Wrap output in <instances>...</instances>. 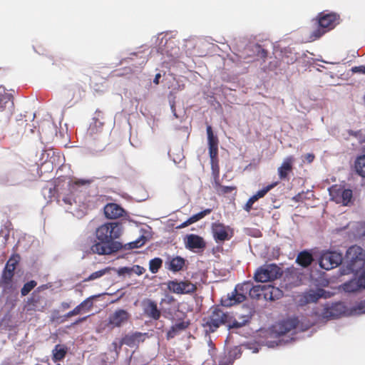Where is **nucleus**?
Returning a JSON list of instances; mask_svg holds the SVG:
<instances>
[{
	"label": "nucleus",
	"instance_id": "obj_1",
	"mask_svg": "<svg viewBox=\"0 0 365 365\" xmlns=\"http://www.w3.org/2000/svg\"><path fill=\"white\" fill-rule=\"evenodd\" d=\"M123 233L122 225L119 222H106L99 226L96 230V242L91 251L99 255H108L116 252L123 248L121 242L116 240Z\"/></svg>",
	"mask_w": 365,
	"mask_h": 365
},
{
	"label": "nucleus",
	"instance_id": "obj_2",
	"mask_svg": "<svg viewBox=\"0 0 365 365\" xmlns=\"http://www.w3.org/2000/svg\"><path fill=\"white\" fill-rule=\"evenodd\" d=\"M251 313L239 317L236 320L228 312L219 305L210 308L207 315L202 319V326L207 334L215 332L221 326H226L228 329H239L246 325L251 319Z\"/></svg>",
	"mask_w": 365,
	"mask_h": 365
},
{
	"label": "nucleus",
	"instance_id": "obj_3",
	"mask_svg": "<svg viewBox=\"0 0 365 365\" xmlns=\"http://www.w3.org/2000/svg\"><path fill=\"white\" fill-rule=\"evenodd\" d=\"M341 21L338 13L323 11L312 20V30L309 32L308 40L315 41L324 34L333 30Z\"/></svg>",
	"mask_w": 365,
	"mask_h": 365
},
{
	"label": "nucleus",
	"instance_id": "obj_4",
	"mask_svg": "<svg viewBox=\"0 0 365 365\" xmlns=\"http://www.w3.org/2000/svg\"><path fill=\"white\" fill-rule=\"evenodd\" d=\"M347 269L357 274L365 266V251L359 246L350 247L346 253Z\"/></svg>",
	"mask_w": 365,
	"mask_h": 365
},
{
	"label": "nucleus",
	"instance_id": "obj_5",
	"mask_svg": "<svg viewBox=\"0 0 365 365\" xmlns=\"http://www.w3.org/2000/svg\"><path fill=\"white\" fill-rule=\"evenodd\" d=\"M282 274V269L275 264H264L255 273V279L259 282L274 281Z\"/></svg>",
	"mask_w": 365,
	"mask_h": 365
},
{
	"label": "nucleus",
	"instance_id": "obj_6",
	"mask_svg": "<svg viewBox=\"0 0 365 365\" xmlns=\"http://www.w3.org/2000/svg\"><path fill=\"white\" fill-rule=\"evenodd\" d=\"M342 262L341 253L335 251H327L324 252L319 259V265L322 268L329 270L339 266Z\"/></svg>",
	"mask_w": 365,
	"mask_h": 365
},
{
	"label": "nucleus",
	"instance_id": "obj_7",
	"mask_svg": "<svg viewBox=\"0 0 365 365\" xmlns=\"http://www.w3.org/2000/svg\"><path fill=\"white\" fill-rule=\"evenodd\" d=\"M168 289L178 294H191L196 291L197 287L189 280L180 281L170 280L167 283Z\"/></svg>",
	"mask_w": 365,
	"mask_h": 365
},
{
	"label": "nucleus",
	"instance_id": "obj_8",
	"mask_svg": "<svg viewBox=\"0 0 365 365\" xmlns=\"http://www.w3.org/2000/svg\"><path fill=\"white\" fill-rule=\"evenodd\" d=\"M211 230L216 242L230 240L233 235L232 230L229 226L219 222L212 224Z\"/></svg>",
	"mask_w": 365,
	"mask_h": 365
},
{
	"label": "nucleus",
	"instance_id": "obj_9",
	"mask_svg": "<svg viewBox=\"0 0 365 365\" xmlns=\"http://www.w3.org/2000/svg\"><path fill=\"white\" fill-rule=\"evenodd\" d=\"M207 135L208 141L209 155L210 158L212 168L215 164H217L218 159V143L219 140L216 135H214L212 126L208 125L207 126Z\"/></svg>",
	"mask_w": 365,
	"mask_h": 365
},
{
	"label": "nucleus",
	"instance_id": "obj_10",
	"mask_svg": "<svg viewBox=\"0 0 365 365\" xmlns=\"http://www.w3.org/2000/svg\"><path fill=\"white\" fill-rule=\"evenodd\" d=\"M14 273L9 270H3L0 277V287L2 289V294H14L17 289V286L14 282Z\"/></svg>",
	"mask_w": 365,
	"mask_h": 365
},
{
	"label": "nucleus",
	"instance_id": "obj_11",
	"mask_svg": "<svg viewBox=\"0 0 365 365\" xmlns=\"http://www.w3.org/2000/svg\"><path fill=\"white\" fill-rule=\"evenodd\" d=\"M130 317V314L126 310L123 309H117L109 316L107 325L110 329L120 327L128 322Z\"/></svg>",
	"mask_w": 365,
	"mask_h": 365
},
{
	"label": "nucleus",
	"instance_id": "obj_12",
	"mask_svg": "<svg viewBox=\"0 0 365 365\" xmlns=\"http://www.w3.org/2000/svg\"><path fill=\"white\" fill-rule=\"evenodd\" d=\"M345 312V307L341 302L325 304L322 312L324 319H331L338 318Z\"/></svg>",
	"mask_w": 365,
	"mask_h": 365
},
{
	"label": "nucleus",
	"instance_id": "obj_13",
	"mask_svg": "<svg viewBox=\"0 0 365 365\" xmlns=\"http://www.w3.org/2000/svg\"><path fill=\"white\" fill-rule=\"evenodd\" d=\"M295 158L293 155L286 157L281 165L277 168V174L281 180H289V174L292 173Z\"/></svg>",
	"mask_w": 365,
	"mask_h": 365
},
{
	"label": "nucleus",
	"instance_id": "obj_14",
	"mask_svg": "<svg viewBox=\"0 0 365 365\" xmlns=\"http://www.w3.org/2000/svg\"><path fill=\"white\" fill-rule=\"evenodd\" d=\"M259 290L262 292V294L266 300L274 301L283 296V292L279 288L270 285L267 287L264 286L253 287L250 289V292H255Z\"/></svg>",
	"mask_w": 365,
	"mask_h": 365
},
{
	"label": "nucleus",
	"instance_id": "obj_15",
	"mask_svg": "<svg viewBox=\"0 0 365 365\" xmlns=\"http://www.w3.org/2000/svg\"><path fill=\"white\" fill-rule=\"evenodd\" d=\"M245 286L248 287L249 284H246ZM244 285H237L230 294H227V298L222 299V304L225 307H231L236 304L244 302L246 299V296L244 294L240 293L238 292L239 289H242ZM248 287H246V289Z\"/></svg>",
	"mask_w": 365,
	"mask_h": 365
},
{
	"label": "nucleus",
	"instance_id": "obj_16",
	"mask_svg": "<svg viewBox=\"0 0 365 365\" xmlns=\"http://www.w3.org/2000/svg\"><path fill=\"white\" fill-rule=\"evenodd\" d=\"M324 294L325 291L323 289H318L317 290L310 289L300 296L299 303L301 306H304L310 303L317 302L320 298L324 297Z\"/></svg>",
	"mask_w": 365,
	"mask_h": 365
},
{
	"label": "nucleus",
	"instance_id": "obj_17",
	"mask_svg": "<svg viewBox=\"0 0 365 365\" xmlns=\"http://www.w3.org/2000/svg\"><path fill=\"white\" fill-rule=\"evenodd\" d=\"M143 309L144 314L153 319L158 320L161 316L156 302L151 299H147L143 302Z\"/></svg>",
	"mask_w": 365,
	"mask_h": 365
},
{
	"label": "nucleus",
	"instance_id": "obj_18",
	"mask_svg": "<svg viewBox=\"0 0 365 365\" xmlns=\"http://www.w3.org/2000/svg\"><path fill=\"white\" fill-rule=\"evenodd\" d=\"M123 207L115 203H108L104 207L105 216L108 219H117L125 214Z\"/></svg>",
	"mask_w": 365,
	"mask_h": 365
},
{
	"label": "nucleus",
	"instance_id": "obj_19",
	"mask_svg": "<svg viewBox=\"0 0 365 365\" xmlns=\"http://www.w3.org/2000/svg\"><path fill=\"white\" fill-rule=\"evenodd\" d=\"M42 297L33 293L32 296L28 299L26 308L28 312H43L46 304H41Z\"/></svg>",
	"mask_w": 365,
	"mask_h": 365
},
{
	"label": "nucleus",
	"instance_id": "obj_20",
	"mask_svg": "<svg viewBox=\"0 0 365 365\" xmlns=\"http://www.w3.org/2000/svg\"><path fill=\"white\" fill-rule=\"evenodd\" d=\"M298 324L299 320L297 318H289L278 324L277 326V331L279 334L283 335L294 329L297 327Z\"/></svg>",
	"mask_w": 365,
	"mask_h": 365
},
{
	"label": "nucleus",
	"instance_id": "obj_21",
	"mask_svg": "<svg viewBox=\"0 0 365 365\" xmlns=\"http://www.w3.org/2000/svg\"><path fill=\"white\" fill-rule=\"evenodd\" d=\"M147 335L146 333L134 332L130 334H126L121 339V344L127 345L130 347H133L140 341H144V336Z\"/></svg>",
	"mask_w": 365,
	"mask_h": 365
},
{
	"label": "nucleus",
	"instance_id": "obj_22",
	"mask_svg": "<svg viewBox=\"0 0 365 365\" xmlns=\"http://www.w3.org/2000/svg\"><path fill=\"white\" fill-rule=\"evenodd\" d=\"M205 246L206 244L202 237L194 234H190L187 236V248L192 250L195 249H204Z\"/></svg>",
	"mask_w": 365,
	"mask_h": 365
},
{
	"label": "nucleus",
	"instance_id": "obj_23",
	"mask_svg": "<svg viewBox=\"0 0 365 365\" xmlns=\"http://www.w3.org/2000/svg\"><path fill=\"white\" fill-rule=\"evenodd\" d=\"M190 324V321H182V322L175 323L168 331L167 334H166L167 339L169 340L170 339L174 338L180 331L185 330L189 327Z\"/></svg>",
	"mask_w": 365,
	"mask_h": 365
},
{
	"label": "nucleus",
	"instance_id": "obj_24",
	"mask_svg": "<svg viewBox=\"0 0 365 365\" xmlns=\"http://www.w3.org/2000/svg\"><path fill=\"white\" fill-rule=\"evenodd\" d=\"M313 256L308 251H302L299 252L297 257L296 262L303 267H307L313 262Z\"/></svg>",
	"mask_w": 365,
	"mask_h": 365
},
{
	"label": "nucleus",
	"instance_id": "obj_25",
	"mask_svg": "<svg viewBox=\"0 0 365 365\" xmlns=\"http://www.w3.org/2000/svg\"><path fill=\"white\" fill-rule=\"evenodd\" d=\"M68 352V348L65 345L57 344L52 350V359L54 362L63 360Z\"/></svg>",
	"mask_w": 365,
	"mask_h": 365
},
{
	"label": "nucleus",
	"instance_id": "obj_26",
	"mask_svg": "<svg viewBox=\"0 0 365 365\" xmlns=\"http://www.w3.org/2000/svg\"><path fill=\"white\" fill-rule=\"evenodd\" d=\"M356 173L362 178H365V153L357 156L354 161Z\"/></svg>",
	"mask_w": 365,
	"mask_h": 365
},
{
	"label": "nucleus",
	"instance_id": "obj_27",
	"mask_svg": "<svg viewBox=\"0 0 365 365\" xmlns=\"http://www.w3.org/2000/svg\"><path fill=\"white\" fill-rule=\"evenodd\" d=\"M336 196L340 197L338 202H341L344 205H347L352 198V191L350 189L338 188L336 190Z\"/></svg>",
	"mask_w": 365,
	"mask_h": 365
},
{
	"label": "nucleus",
	"instance_id": "obj_28",
	"mask_svg": "<svg viewBox=\"0 0 365 365\" xmlns=\"http://www.w3.org/2000/svg\"><path fill=\"white\" fill-rule=\"evenodd\" d=\"M185 260L181 257L172 258L168 262V269L173 272L180 271L185 266Z\"/></svg>",
	"mask_w": 365,
	"mask_h": 365
},
{
	"label": "nucleus",
	"instance_id": "obj_29",
	"mask_svg": "<svg viewBox=\"0 0 365 365\" xmlns=\"http://www.w3.org/2000/svg\"><path fill=\"white\" fill-rule=\"evenodd\" d=\"M20 260V256L18 254L12 255L11 257L7 261L5 267L3 270H9L12 273H14L15 269L16 268V265L18 264Z\"/></svg>",
	"mask_w": 365,
	"mask_h": 365
},
{
	"label": "nucleus",
	"instance_id": "obj_30",
	"mask_svg": "<svg viewBox=\"0 0 365 365\" xmlns=\"http://www.w3.org/2000/svg\"><path fill=\"white\" fill-rule=\"evenodd\" d=\"M110 267H106L103 269L96 271L91 274L87 278H85L83 282H89L96 280L104 276L106 274L108 273L110 271Z\"/></svg>",
	"mask_w": 365,
	"mask_h": 365
},
{
	"label": "nucleus",
	"instance_id": "obj_31",
	"mask_svg": "<svg viewBox=\"0 0 365 365\" xmlns=\"http://www.w3.org/2000/svg\"><path fill=\"white\" fill-rule=\"evenodd\" d=\"M212 210L211 208L205 209L195 215H193L190 218H188L187 222L190 223V225L194 222H196L199 221L200 220L202 219L203 217H205L206 215H208L209 214H210L212 212Z\"/></svg>",
	"mask_w": 365,
	"mask_h": 365
},
{
	"label": "nucleus",
	"instance_id": "obj_32",
	"mask_svg": "<svg viewBox=\"0 0 365 365\" xmlns=\"http://www.w3.org/2000/svg\"><path fill=\"white\" fill-rule=\"evenodd\" d=\"M212 210L211 208L205 209L195 215H193L190 218H188L187 222L190 223V225L194 222H196L199 221L200 220L202 219L203 217H205L206 215H208L209 214H210L212 212Z\"/></svg>",
	"mask_w": 365,
	"mask_h": 365
},
{
	"label": "nucleus",
	"instance_id": "obj_33",
	"mask_svg": "<svg viewBox=\"0 0 365 365\" xmlns=\"http://www.w3.org/2000/svg\"><path fill=\"white\" fill-rule=\"evenodd\" d=\"M162 264L163 260L159 257H155L149 262V269L153 274H155L162 267Z\"/></svg>",
	"mask_w": 365,
	"mask_h": 365
},
{
	"label": "nucleus",
	"instance_id": "obj_34",
	"mask_svg": "<svg viewBox=\"0 0 365 365\" xmlns=\"http://www.w3.org/2000/svg\"><path fill=\"white\" fill-rule=\"evenodd\" d=\"M94 296L89 297L83 300L80 304L83 313L90 312L93 307Z\"/></svg>",
	"mask_w": 365,
	"mask_h": 365
},
{
	"label": "nucleus",
	"instance_id": "obj_35",
	"mask_svg": "<svg viewBox=\"0 0 365 365\" xmlns=\"http://www.w3.org/2000/svg\"><path fill=\"white\" fill-rule=\"evenodd\" d=\"M215 188H216L217 192L219 195H226V194L230 193L232 191L236 190V187H235V186H225V185H221L219 183L216 184Z\"/></svg>",
	"mask_w": 365,
	"mask_h": 365
},
{
	"label": "nucleus",
	"instance_id": "obj_36",
	"mask_svg": "<svg viewBox=\"0 0 365 365\" xmlns=\"http://www.w3.org/2000/svg\"><path fill=\"white\" fill-rule=\"evenodd\" d=\"M278 185V182H272L267 186L264 187L262 189L259 190L255 194L259 199L263 197L269 190L273 189Z\"/></svg>",
	"mask_w": 365,
	"mask_h": 365
},
{
	"label": "nucleus",
	"instance_id": "obj_37",
	"mask_svg": "<svg viewBox=\"0 0 365 365\" xmlns=\"http://www.w3.org/2000/svg\"><path fill=\"white\" fill-rule=\"evenodd\" d=\"M36 285H37V283L34 280H31V281L25 283L21 290V295L22 296L27 295Z\"/></svg>",
	"mask_w": 365,
	"mask_h": 365
},
{
	"label": "nucleus",
	"instance_id": "obj_38",
	"mask_svg": "<svg viewBox=\"0 0 365 365\" xmlns=\"http://www.w3.org/2000/svg\"><path fill=\"white\" fill-rule=\"evenodd\" d=\"M83 312L82 310V307H81V304H79L78 306H76L73 310L68 312L66 315L65 317L70 318L73 316H76L80 314H83Z\"/></svg>",
	"mask_w": 365,
	"mask_h": 365
},
{
	"label": "nucleus",
	"instance_id": "obj_39",
	"mask_svg": "<svg viewBox=\"0 0 365 365\" xmlns=\"http://www.w3.org/2000/svg\"><path fill=\"white\" fill-rule=\"evenodd\" d=\"M145 244V240L144 237L142 239H139L138 240H135L133 242H131L128 243V248L129 249H134V248H138L143 246Z\"/></svg>",
	"mask_w": 365,
	"mask_h": 365
},
{
	"label": "nucleus",
	"instance_id": "obj_40",
	"mask_svg": "<svg viewBox=\"0 0 365 365\" xmlns=\"http://www.w3.org/2000/svg\"><path fill=\"white\" fill-rule=\"evenodd\" d=\"M87 191L86 190H81L80 191V193L84 196L83 199H81V195H77L76 197V201H78L79 203H82V204H86L88 202H89V200L88 199V197H89V196H87Z\"/></svg>",
	"mask_w": 365,
	"mask_h": 365
},
{
	"label": "nucleus",
	"instance_id": "obj_41",
	"mask_svg": "<svg viewBox=\"0 0 365 365\" xmlns=\"http://www.w3.org/2000/svg\"><path fill=\"white\" fill-rule=\"evenodd\" d=\"M145 272V269L140 265H134L131 267V273L134 272L140 276Z\"/></svg>",
	"mask_w": 365,
	"mask_h": 365
},
{
	"label": "nucleus",
	"instance_id": "obj_42",
	"mask_svg": "<svg viewBox=\"0 0 365 365\" xmlns=\"http://www.w3.org/2000/svg\"><path fill=\"white\" fill-rule=\"evenodd\" d=\"M9 100V97L6 93H0V109L4 108Z\"/></svg>",
	"mask_w": 365,
	"mask_h": 365
},
{
	"label": "nucleus",
	"instance_id": "obj_43",
	"mask_svg": "<svg viewBox=\"0 0 365 365\" xmlns=\"http://www.w3.org/2000/svg\"><path fill=\"white\" fill-rule=\"evenodd\" d=\"M351 71L353 73H361L365 74V66L352 67Z\"/></svg>",
	"mask_w": 365,
	"mask_h": 365
},
{
	"label": "nucleus",
	"instance_id": "obj_44",
	"mask_svg": "<svg viewBox=\"0 0 365 365\" xmlns=\"http://www.w3.org/2000/svg\"><path fill=\"white\" fill-rule=\"evenodd\" d=\"M123 344H121V339L118 342V341H113L112 343V346L113 347V349L114 351L116 352V353H118L120 349H121V347Z\"/></svg>",
	"mask_w": 365,
	"mask_h": 365
},
{
	"label": "nucleus",
	"instance_id": "obj_45",
	"mask_svg": "<svg viewBox=\"0 0 365 365\" xmlns=\"http://www.w3.org/2000/svg\"><path fill=\"white\" fill-rule=\"evenodd\" d=\"M90 182H91L90 180H75L73 184V185L80 186V185H84L86 184H90Z\"/></svg>",
	"mask_w": 365,
	"mask_h": 365
},
{
	"label": "nucleus",
	"instance_id": "obj_46",
	"mask_svg": "<svg viewBox=\"0 0 365 365\" xmlns=\"http://www.w3.org/2000/svg\"><path fill=\"white\" fill-rule=\"evenodd\" d=\"M118 272L120 274H131V267H121L119 269Z\"/></svg>",
	"mask_w": 365,
	"mask_h": 365
},
{
	"label": "nucleus",
	"instance_id": "obj_47",
	"mask_svg": "<svg viewBox=\"0 0 365 365\" xmlns=\"http://www.w3.org/2000/svg\"><path fill=\"white\" fill-rule=\"evenodd\" d=\"M314 158L315 156L313 153H307L304 155L305 160L309 163H312Z\"/></svg>",
	"mask_w": 365,
	"mask_h": 365
},
{
	"label": "nucleus",
	"instance_id": "obj_48",
	"mask_svg": "<svg viewBox=\"0 0 365 365\" xmlns=\"http://www.w3.org/2000/svg\"><path fill=\"white\" fill-rule=\"evenodd\" d=\"M254 203H252V202L250 200H247V202H246V204L244 206V210L245 211H247V212H250V210H252V205H253Z\"/></svg>",
	"mask_w": 365,
	"mask_h": 365
},
{
	"label": "nucleus",
	"instance_id": "obj_49",
	"mask_svg": "<svg viewBox=\"0 0 365 365\" xmlns=\"http://www.w3.org/2000/svg\"><path fill=\"white\" fill-rule=\"evenodd\" d=\"M61 307L63 309V310H66V309H68L71 307V303L69 302H63L61 304Z\"/></svg>",
	"mask_w": 365,
	"mask_h": 365
},
{
	"label": "nucleus",
	"instance_id": "obj_50",
	"mask_svg": "<svg viewBox=\"0 0 365 365\" xmlns=\"http://www.w3.org/2000/svg\"><path fill=\"white\" fill-rule=\"evenodd\" d=\"M259 53L261 55V57L263 58H265L267 56V50H265L264 48H260V51H259Z\"/></svg>",
	"mask_w": 365,
	"mask_h": 365
},
{
	"label": "nucleus",
	"instance_id": "obj_51",
	"mask_svg": "<svg viewBox=\"0 0 365 365\" xmlns=\"http://www.w3.org/2000/svg\"><path fill=\"white\" fill-rule=\"evenodd\" d=\"M349 134L351 135H353L356 138H359L360 135H361V130H358V131H350L349 132Z\"/></svg>",
	"mask_w": 365,
	"mask_h": 365
},
{
	"label": "nucleus",
	"instance_id": "obj_52",
	"mask_svg": "<svg viewBox=\"0 0 365 365\" xmlns=\"http://www.w3.org/2000/svg\"><path fill=\"white\" fill-rule=\"evenodd\" d=\"M353 284V282H350V284H345V289L348 292H353L356 290V288H350L349 286Z\"/></svg>",
	"mask_w": 365,
	"mask_h": 365
},
{
	"label": "nucleus",
	"instance_id": "obj_53",
	"mask_svg": "<svg viewBox=\"0 0 365 365\" xmlns=\"http://www.w3.org/2000/svg\"><path fill=\"white\" fill-rule=\"evenodd\" d=\"M359 309L361 310L362 312H365V300L361 302L359 304Z\"/></svg>",
	"mask_w": 365,
	"mask_h": 365
},
{
	"label": "nucleus",
	"instance_id": "obj_54",
	"mask_svg": "<svg viewBox=\"0 0 365 365\" xmlns=\"http://www.w3.org/2000/svg\"><path fill=\"white\" fill-rule=\"evenodd\" d=\"M161 76L160 73H157L155 76V78L153 79V83L155 84H158L159 83V79L160 78Z\"/></svg>",
	"mask_w": 365,
	"mask_h": 365
},
{
	"label": "nucleus",
	"instance_id": "obj_55",
	"mask_svg": "<svg viewBox=\"0 0 365 365\" xmlns=\"http://www.w3.org/2000/svg\"><path fill=\"white\" fill-rule=\"evenodd\" d=\"M259 200V198L255 195H252L250 199L249 200H250L252 202V203H255L256 201H257Z\"/></svg>",
	"mask_w": 365,
	"mask_h": 365
},
{
	"label": "nucleus",
	"instance_id": "obj_56",
	"mask_svg": "<svg viewBox=\"0 0 365 365\" xmlns=\"http://www.w3.org/2000/svg\"><path fill=\"white\" fill-rule=\"evenodd\" d=\"M190 225V223H188V222H187V220L185 222H184L183 223H182V224H181L178 227H179V228H183V227H187V226H188V225Z\"/></svg>",
	"mask_w": 365,
	"mask_h": 365
},
{
	"label": "nucleus",
	"instance_id": "obj_57",
	"mask_svg": "<svg viewBox=\"0 0 365 365\" xmlns=\"http://www.w3.org/2000/svg\"><path fill=\"white\" fill-rule=\"evenodd\" d=\"M87 319V317H82V318H79L78 320H76V322L74 323V324H79L81 322H83V321H85L86 319Z\"/></svg>",
	"mask_w": 365,
	"mask_h": 365
},
{
	"label": "nucleus",
	"instance_id": "obj_58",
	"mask_svg": "<svg viewBox=\"0 0 365 365\" xmlns=\"http://www.w3.org/2000/svg\"><path fill=\"white\" fill-rule=\"evenodd\" d=\"M171 109H172V111H173L174 115L175 116V118H178V115H177V114L175 113V106L174 105L171 106Z\"/></svg>",
	"mask_w": 365,
	"mask_h": 365
},
{
	"label": "nucleus",
	"instance_id": "obj_59",
	"mask_svg": "<svg viewBox=\"0 0 365 365\" xmlns=\"http://www.w3.org/2000/svg\"><path fill=\"white\" fill-rule=\"evenodd\" d=\"M89 130L91 131V133H93V127L92 125H90Z\"/></svg>",
	"mask_w": 365,
	"mask_h": 365
},
{
	"label": "nucleus",
	"instance_id": "obj_60",
	"mask_svg": "<svg viewBox=\"0 0 365 365\" xmlns=\"http://www.w3.org/2000/svg\"><path fill=\"white\" fill-rule=\"evenodd\" d=\"M68 92H72V98H73V91L72 88H68Z\"/></svg>",
	"mask_w": 365,
	"mask_h": 365
},
{
	"label": "nucleus",
	"instance_id": "obj_61",
	"mask_svg": "<svg viewBox=\"0 0 365 365\" xmlns=\"http://www.w3.org/2000/svg\"><path fill=\"white\" fill-rule=\"evenodd\" d=\"M15 304L14 302L11 303V307H14Z\"/></svg>",
	"mask_w": 365,
	"mask_h": 365
},
{
	"label": "nucleus",
	"instance_id": "obj_62",
	"mask_svg": "<svg viewBox=\"0 0 365 365\" xmlns=\"http://www.w3.org/2000/svg\"><path fill=\"white\" fill-rule=\"evenodd\" d=\"M364 103H365V96H364Z\"/></svg>",
	"mask_w": 365,
	"mask_h": 365
},
{
	"label": "nucleus",
	"instance_id": "obj_63",
	"mask_svg": "<svg viewBox=\"0 0 365 365\" xmlns=\"http://www.w3.org/2000/svg\"><path fill=\"white\" fill-rule=\"evenodd\" d=\"M56 365H61L60 364H57Z\"/></svg>",
	"mask_w": 365,
	"mask_h": 365
},
{
	"label": "nucleus",
	"instance_id": "obj_64",
	"mask_svg": "<svg viewBox=\"0 0 365 365\" xmlns=\"http://www.w3.org/2000/svg\"><path fill=\"white\" fill-rule=\"evenodd\" d=\"M364 141H365V139H364Z\"/></svg>",
	"mask_w": 365,
	"mask_h": 365
}]
</instances>
